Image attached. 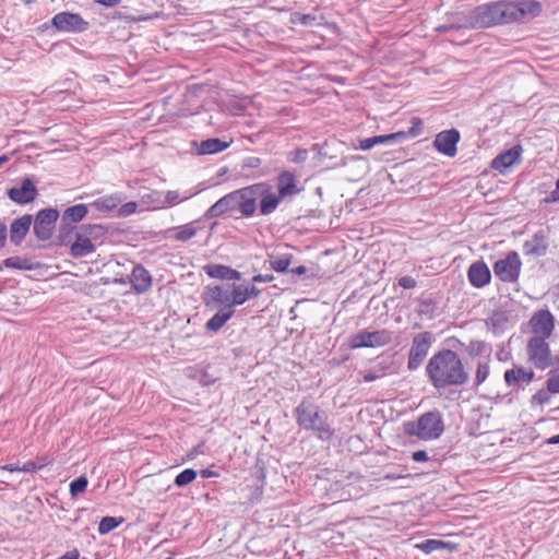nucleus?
I'll return each instance as SVG.
<instances>
[{
	"label": "nucleus",
	"mask_w": 559,
	"mask_h": 559,
	"mask_svg": "<svg viewBox=\"0 0 559 559\" xmlns=\"http://www.w3.org/2000/svg\"><path fill=\"white\" fill-rule=\"evenodd\" d=\"M180 202L179 193L177 191H168L166 193V204L163 207H167Z\"/></svg>",
	"instance_id": "obj_49"
},
{
	"label": "nucleus",
	"mask_w": 559,
	"mask_h": 559,
	"mask_svg": "<svg viewBox=\"0 0 559 559\" xmlns=\"http://www.w3.org/2000/svg\"><path fill=\"white\" fill-rule=\"evenodd\" d=\"M500 1L480 5L474 14V23L479 27H489L500 23Z\"/></svg>",
	"instance_id": "obj_16"
},
{
	"label": "nucleus",
	"mask_w": 559,
	"mask_h": 559,
	"mask_svg": "<svg viewBox=\"0 0 559 559\" xmlns=\"http://www.w3.org/2000/svg\"><path fill=\"white\" fill-rule=\"evenodd\" d=\"M522 261L516 251H510L493 264L495 275L504 283H515L520 278Z\"/></svg>",
	"instance_id": "obj_7"
},
{
	"label": "nucleus",
	"mask_w": 559,
	"mask_h": 559,
	"mask_svg": "<svg viewBox=\"0 0 559 559\" xmlns=\"http://www.w3.org/2000/svg\"><path fill=\"white\" fill-rule=\"evenodd\" d=\"M198 476L197 471L193 468H186L181 473H179L175 478V485L177 487H185L191 484Z\"/></svg>",
	"instance_id": "obj_38"
},
{
	"label": "nucleus",
	"mask_w": 559,
	"mask_h": 559,
	"mask_svg": "<svg viewBox=\"0 0 559 559\" xmlns=\"http://www.w3.org/2000/svg\"><path fill=\"white\" fill-rule=\"evenodd\" d=\"M247 290L249 294V300L257 297L260 294V290L255 286H247Z\"/></svg>",
	"instance_id": "obj_59"
},
{
	"label": "nucleus",
	"mask_w": 559,
	"mask_h": 559,
	"mask_svg": "<svg viewBox=\"0 0 559 559\" xmlns=\"http://www.w3.org/2000/svg\"><path fill=\"white\" fill-rule=\"evenodd\" d=\"M404 476H402V475H395V474H388L384 476L385 479H390V480H396V479H401Z\"/></svg>",
	"instance_id": "obj_63"
},
{
	"label": "nucleus",
	"mask_w": 559,
	"mask_h": 559,
	"mask_svg": "<svg viewBox=\"0 0 559 559\" xmlns=\"http://www.w3.org/2000/svg\"><path fill=\"white\" fill-rule=\"evenodd\" d=\"M527 360L536 369L546 370L559 366V355H554L548 340L530 337L526 344Z\"/></svg>",
	"instance_id": "obj_5"
},
{
	"label": "nucleus",
	"mask_w": 559,
	"mask_h": 559,
	"mask_svg": "<svg viewBox=\"0 0 559 559\" xmlns=\"http://www.w3.org/2000/svg\"><path fill=\"white\" fill-rule=\"evenodd\" d=\"M503 378L508 386H518L521 383H531L535 378V372L524 366H514L504 371Z\"/></svg>",
	"instance_id": "obj_19"
},
{
	"label": "nucleus",
	"mask_w": 559,
	"mask_h": 559,
	"mask_svg": "<svg viewBox=\"0 0 559 559\" xmlns=\"http://www.w3.org/2000/svg\"><path fill=\"white\" fill-rule=\"evenodd\" d=\"M124 521L123 518L104 516L98 524V532L102 535L108 534Z\"/></svg>",
	"instance_id": "obj_37"
},
{
	"label": "nucleus",
	"mask_w": 559,
	"mask_h": 559,
	"mask_svg": "<svg viewBox=\"0 0 559 559\" xmlns=\"http://www.w3.org/2000/svg\"><path fill=\"white\" fill-rule=\"evenodd\" d=\"M8 238V228L5 224L0 223V250H2L5 247Z\"/></svg>",
	"instance_id": "obj_53"
},
{
	"label": "nucleus",
	"mask_w": 559,
	"mask_h": 559,
	"mask_svg": "<svg viewBox=\"0 0 559 559\" xmlns=\"http://www.w3.org/2000/svg\"><path fill=\"white\" fill-rule=\"evenodd\" d=\"M292 261V255L282 257L280 259L271 261V267L275 272L284 273L288 270Z\"/></svg>",
	"instance_id": "obj_43"
},
{
	"label": "nucleus",
	"mask_w": 559,
	"mask_h": 559,
	"mask_svg": "<svg viewBox=\"0 0 559 559\" xmlns=\"http://www.w3.org/2000/svg\"><path fill=\"white\" fill-rule=\"evenodd\" d=\"M88 485V480L85 476H80L70 484V495L76 497L80 493L85 492Z\"/></svg>",
	"instance_id": "obj_39"
},
{
	"label": "nucleus",
	"mask_w": 559,
	"mask_h": 559,
	"mask_svg": "<svg viewBox=\"0 0 559 559\" xmlns=\"http://www.w3.org/2000/svg\"><path fill=\"white\" fill-rule=\"evenodd\" d=\"M392 341V332L389 330L361 331L353 335L349 340L352 349L362 347H381L390 344Z\"/></svg>",
	"instance_id": "obj_8"
},
{
	"label": "nucleus",
	"mask_w": 559,
	"mask_h": 559,
	"mask_svg": "<svg viewBox=\"0 0 559 559\" xmlns=\"http://www.w3.org/2000/svg\"><path fill=\"white\" fill-rule=\"evenodd\" d=\"M88 209L85 204H76L68 207L62 214L66 223H79L87 215Z\"/></svg>",
	"instance_id": "obj_30"
},
{
	"label": "nucleus",
	"mask_w": 559,
	"mask_h": 559,
	"mask_svg": "<svg viewBox=\"0 0 559 559\" xmlns=\"http://www.w3.org/2000/svg\"><path fill=\"white\" fill-rule=\"evenodd\" d=\"M59 212L56 209L40 210L34 222V234L40 240H47L51 237Z\"/></svg>",
	"instance_id": "obj_11"
},
{
	"label": "nucleus",
	"mask_w": 559,
	"mask_h": 559,
	"mask_svg": "<svg viewBox=\"0 0 559 559\" xmlns=\"http://www.w3.org/2000/svg\"><path fill=\"white\" fill-rule=\"evenodd\" d=\"M292 21L294 23H299V24H302V25H309V24H311L312 22L316 21V16L311 15V14L295 13L293 15Z\"/></svg>",
	"instance_id": "obj_48"
},
{
	"label": "nucleus",
	"mask_w": 559,
	"mask_h": 559,
	"mask_svg": "<svg viewBox=\"0 0 559 559\" xmlns=\"http://www.w3.org/2000/svg\"><path fill=\"white\" fill-rule=\"evenodd\" d=\"M229 146L228 143L221 141L219 139H209L201 142L200 153L201 154H215L223 152Z\"/></svg>",
	"instance_id": "obj_32"
},
{
	"label": "nucleus",
	"mask_w": 559,
	"mask_h": 559,
	"mask_svg": "<svg viewBox=\"0 0 559 559\" xmlns=\"http://www.w3.org/2000/svg\"><path fill=\"white\" fill-rule=\"evenodd\" d=\"M546 203L559 202V178L556 181V188L544 200Z\"/></svg>",
	"instance_id": "obj_50"
},
{
	"label": "nucleus",
	"mask_w": 559,
	"mask_h": 559,
	"mask_svg": "<svg viewBox=\"0 0 559 559\" xmlns=\"http://www.w3.org/2000/svg\"><path fill=\"white\" fill-rule=\"evenodd\" d=\"M104 234V227L98 224L81 226L75 234L74 241L70 246V254L74 258H82L95 251L93 240Z\"/></svg>",
	"instance_id": "obj_6"
},
{
	"label": "nucleus",
	"mask_w": 559,
	"mask_h": 559,
	"mask_svg": "<svg viewBox=\"0 0 559 559\" xmlns=\"http://www.w3.org/2000/svg\"><path fill=\"white\" fill-rule=\"evenodd\" d=\"M415 548L419 549L425 554H431L432 551L447 549L449 551H456L459 549V544L444 542L441 539H426L424 542L415 544Z\"/></svg>",
	"instance_id": "obj_25"
},
{
	"label": "nucleus",
	"mask_w": 559,
	"mask_h": 559,
	"mask_svg": "<svg viewBox=\"0 0 559 559\" xmlns=\"http://www.w3.org/2000/svg\"><path fill=\"white\" fill-rule=\"evenodd\" d=\"M95 3L102 4L107 8H112L121 3V0H93Z\"/></svg>",
	"instance_id": "obj_56"
},
{
	"label": "nucleus",
	"mask_w": 559,
	"mask_h": 559,
	"mask_svg": "<svg viewBox=\"0 0 559 559\" xmlns=\"http://www.w3.org/2000/svg\"><path fill=\"white\" fill-rule=\"evenodd\" d=\"M412 127L408 129V131H404L406 133V138H416L421 133L423 129V120L419 117H413L412 120Z\"/></svg>",
	"instance_id": "obj_45"
},
{
	"label": "nucleus",
	"mask_w": 559,
	"mask_h": 559,
	"mask_svg": "<svg viewBox=\"0 0 559 559\" xmlns=\"http://www.w3.org/2000/svg\"><path fill=\"white\" fill-rule=\"evenodd\" d=\"M260 191L263 192L262 199L260 201V212L263 215L271 214L278 206L280 197L270 191L269 187L265 185L263 189H260Z\"/></svg>",
	"instance_id": "obj_28"
},
{
	"label": "nucleus",
	"mask_w": 559,
	"mask_h": 559,
	"mask_svg": "<svg viewBox=\"0 0 559 559\" xmlns=\"http://www.w3.org/2000/svg\"><path fill=\"white\" fill-rule=\"evenodd\" d=\"M48 464L46 459H40L39 463L28 461L21 466L22 473H34L44 468Z\"/></svg>",
	"instance_id": "obj_44"
},
{
	"label": "nucleus",
	"mask_w": 559,
	"mask_h": 559,
	"mask_svg": "<svg viewBox=\"0 0 559 559\" xmlns=\"http://www.w3.org/2000/svg\"><path fill=\"white\" fill-rule=\"evenodd\" d=\"M32 219V215L25 214L12 222L10 228V240L12 243L15 246L21 245L29 230Z\"/></svg>",
	"instance_id": "obj_21"
},
{
	"label": "nucleus",
	"mask_w": 559,
	"mask_h": 559,
	"mask_svg": "<svg viewBox=\"0 0 559 559\" xmlns=\"http://www.w3.org/2000/svg\"><path fill=\"white\" fill-rule=\"evenodd\" d=\"M277 189L281 197L293 195L298 192L296 177L293 173L284 170L277 177Z\"/></svg>",
	"instance_id": "obj_26"
},
{
	"label": "nucleus",
	"mask_w": 559,
	"mask_h": 559,
	"mask_svg": "<svg viewBox=\"0 0 559 559\" xmlns=\"http://www.w3.org/2000/svg\"><path fill=\"white\" fill-rule=\"evenodd\" d=\"M547 443L549 444H558L559 443V433L556 436H552L547 440Z\"/></svg>",
	"instance_id": "obj_62"
},
{
	"label": "nucleus",
	"mask_w": 559,
	"mask_h": 559,
	"mask_svg": "<svg viewBox=\"0 0 559 559\" xmlns=\"http://www.w3.org/2000/svg\"><path fill=\"white\" fill-rule=\"evenodd\" d=\"M130 280L133 289L139 294L145 293L152 287V276L142 265L133 267Z\"/></svg>",
	"instance_id": "obj_22"
},
{
	"label": "nucleus",
	"mask_w": 559,
	"mask_h": 559,
	"mask_svg": "<svg viewBox=\"0 0 559 559\" xmlns=\"http://www.w3.org/2000/svg\"><path fill=\"white\" fill-rule=\"evenodd\" d=\"M200 475L203 478H211V477H218L219 476V474L217 472H214V471L209 469V468L201 469L200 471Z\"/></svg>",
	"instance_id": "obj_57"
},
{
	"label": "nucleus",
	"mask_w": 559,
	"mask_h": 559,
	"mask_svg": "<svg viewBox=\"0 0 559 559\" xmlns=\"http://www.w3.org/2000/svg\"><path fill=\"white\" fill-rule=\"evenodd\" d=\"M175 230V239L182 242L192 239L198 234V229L193 223H188L186 225L176 227Z\"/></svg>",
	"instance_id": "obj_36"
},
{
	"label": "nucleus",
	"mask_w": 559,
	"mask_h": 559,
	"mask_svg": "<svg viewBox=\"0 0 559 559\" xmlns=\"http://www.w3.org/2000/svg\"><path fill=\"white\" fill-rule=\"evenodd\" d=\"M38 194L37 188L29 178L22 180L21 187L8 189V198L16 204H27L33 202Z\"/></svg>",
	"instance_id": "obj_15"
},
{
	"label": "nucleus",
	"mask_w": 559,
	"mask_h": 559,
	"mask_svg": "<svg viewBox=\"0 0 559 559\" xmlns=\"http://www.w3.org/2000/svg\"><path fill=\"white\" fill-rule=\"evenodd\" d=\"M412 459L415 462H427L429 460V456L426 451L419 450L412 453Z\"/></svg>",
	"instance_id": "obj_52"
},
{
	"label": "nucleus",
	"mask_w": 559,
	"mask_h": 559,
	"mask_svg": "<svg viewBox=\"0 0 559 559\" xmlns=\"http://www.w3.org/2000/svg\"><path fill=\"white\" fill-rule=\"evenodd\" d=\"M550 403V392L546 390H538L531 399L532 406H544Z\"/></svg>",
	"instance_id": "obj_41"
},
{
	"label": "nucleus",
	"mask_w": 559,
	"mask_h": 559,
	"mask_svg": "<svg viewBox=\"0 0 559 559\" xmlns=\"http://www.w3.org/2000/svg\"><path fill=\"white\" fill-rule=\"evenodd\" d=\"M399 285L405 289H412L416 287V281L411 276H403L399 278Z\"/></svg>",
	"instance_id": "obj_51"
},
{
	"label": "nucleus",
	"mask_w": 559,
	"mask_h": 559,
	"mask_svg": "<svg viewBox=\"0 0 559 559\" xmlns=\"http://www.w3.org/2000/svg\"><path fill=\"white\" fill-rule=\"evenodd\" d=\"M490 357H486L483 360H479L476 365L475 370V385L479 386L481 385L490 374Z\"/></svg>",
	"instance_id": "obj_34"
},
{
	"label": "nucleus",
	"mask_w": 559,
	"mask_h": 559,
	"mask_svg": "<svg viewBox=\"0 0 559 559\" xmlns=\"http://www.w3.org/2000/svg\"><path fill=\"white\" fill-rule=\"evenodd\" d=\"M523 148L521 145H515L500 154H498L491 162V167L495 170L503 174L511 166L519 164Z\"/></svg>",
	"instance_id": "obj_17"
},
{
	"label": "nucleus",
	"mask_w": 559,
	"mask_h": 559,
	"mask_svg": "<svg viewBox=\"0 0 559 559\" xmlns=\"http://www.w3.org/2000/svg\"><path fill=\"white\" fill-rule=\"evenodd\" d=\"M274 280V276L271 274H258L252 277V281L255 283H267L272 282Z\"/></svg>",
	"instance_id": "obj_55"
},
{
	"label": "nucleus",
	"mask_w": 559,
	"mask_h": 559,
	"mask_svg": "<svg viewBox=\"0 0 559 559\" xmlns=\"http://www.w3.org/2000/svg\"><path fill=\"white\" fill-rule=\"evenodd\" d=\"M524 254L527 257H543L548 251V239L544 231H538L523 245Z\"/></svg>",
	"instance_id": "obj_20"
},
{
	"label": "nucleus",
	"mask_w": 559,
	"mask_h": 559,
	"mask_svg": "<svg viewBox=\"0 0 559 559\" xmlns=\"http://www.w3.org/2000/svg\"><path fill=\"white\" fill-rule=\"evenodd\" d=\"M531 337L548 340L556 326L555 316L548 309H540L533 313L528 321Z\"/></svg>",
	"instance_id": "obj_9"
},
{
	"label": "nucleus",
	"mask_w": 559,
	"mask_h": 559,
	"mask_svg": "<svg viewBox=\"0 0 559 559\" xmlns=\"http://www.w3.org/2000/svg\"><path fill=\"white\" fill-rule=\"evenodd\" d=\"M264 185H253L251 187L234 191L237 197L235 198V207L238 206L239 211L245 216H251L257 210L255 194L263 189Z\"/></svg>",
	"instance_id": "obj_12"
},
{
	"label": "nucleus",
	"mask_w": 559,
	"mask_h": 559,
	"mask_svg": "<svg viewBox=\"0 0 559 559\" xmlns=\"http://www.w3.org/2000/svg\"><path fill=\"white\" fill-rule=\"evenodd\" d=\"M373 141H374V136L360 140L359 148L362 151H368V150L372 148L376 145L373 143Z\"/></svg>",
	"instance_id": "obj_54"
},
{
	"label": "nucleus",
	"mask_w": 559,
	"mask_h": 559,
	"mask_svg": "<svg viewBox=\"0 0 559 559\" xmlns=\"http://www.w3.org/2000/svg\"><path fill=\"white\" fill-rule=\"evenodd\" d=\"M3 469L10 473L21 472V466L17 464H8L3 466Z\"/></svg>",
	"instance_id": "obj_60"
},
{
	"label": "nucleus",
	"mask_w": 559,
	"mask_h": 559,
	"mask_svg": "<svg viewBox=\"0 0 559 559\" xmlns=\"http://www.w3.org/2000/svg\"><path fill=\"white\" fill-rule=\"evenodd\" d=\"M513 3L518 22L526 17H536L542 12V4L537 0H518Z\"/></svg>",
	"instance_id": "obj_23"
},
{
	"label": "nucleus",
	"mask_w": 559,
	"mask_h": 559,
	"mask_svg": "<svg viewBox=\"0 0 559 559\" xmlns=\"http://www.w3.org/2000/svg\"><path fill=\"white\" fill-rule=\"evenodd\" d=\"M469 284L475 288H483L491 281V272L484 261L472 263L467 270Z\"/></svg>",
	"instance_id": "obj_18"
},
{
	"label": "nucleus",
	"mask_w": 559,
	"mask_h": 559,
	"mask_svg": "<svg viewBox=\"0 0 559 559\" xmlns=\"http://www.w3.org/2000/svg\"><path fill=\"white\" fill-rule=\"evenodd\" d=\"M386 369H388L386 366H380V371L379 372L369 371V372L364 373V376H362L364 381L365 382H372V381H376V380L380 379L381 377L385 376Z\"/></svg>",
	"instance_id": "obj_47"
},
{
	"label": "nucleus",
	"mask_w": 559,
	"mask_h": 559,
	"mask_svg": "<svg viewBox=\"0 0 559 559\" xmlns=\"http://www.w3.org/2000/svg\"><path fill=\"white\" fill-rule=\"evenodd\" d=\"M460 138V132L457 130H444L436 135L433 146L439 153L449 157H454L457 152Z\"/></svg>",
	"instance_id": "obj_14"
},
{
	"label": "nucleus",
	"mask_w": 559,
	"mask_h": 559,
	"mask_svg": "<svg viewBox=\"0 0 559 559\" xmlns=\"http://www.w3.org/2000/svg\"><path fill=\"white\" fill-rule=\"evenodd\" d=\"M9 160V157L7 155L0 156V167Z\"/></svg>",
	"instance_id": "obj_64"
},
{
	"label": "nucleus",
	"mask_w": 559,
	"mask_h": 559,
	"mask_svg": "<svg viewBox=\"0 0 559 559\" xmlns=\"http://www.w3.org/2000/svg\"><path fill=\"white\" fill-rule=\"evenodd\" d=\"M122 202L119 194L104 195L92 202V206L97 211L107 213L115 210Z\"/></svg>",
	"instance_id": "obj_29"
},
{
	"label": "nucleus",
	"mask_w": 559,
	"mask_h": 559,
	"mask_svg": "<svg viewBox=\"0 0 559 559\" xmlns=\"http://www.w3.org/2000/svg\"><path fill=\"white\" fill-rule=\"evenodd\" d=\"M546 389L551 394L559 393V371L552 370L548 373V378L546 381Z\"/></svg>",
	"instance_id": "obj_40"
},
{
	"label": "nucleus",
	"mask_w": 559,
	"mask_h": 559,
	"mask_svg": "<svg viewBox=\"0 0 559 559\" xmlns=\"http://www.w3.org/2000/svg\"><path fill=\"white\" fill-rule=\"evenodd\" d=\"M138 203L134 201L127 202L118 210V215L121 217H127L136 212Z\"/></svg>",
	"instance_id": "obj_46"
},
{
	"label": "nucleus",
	"mask_w": 559,
	"mask_h": 559,
	"mask_svg": "<svg viewBox=\"0 0 559 559\" xmlns=\"http://www.w3.org/2000/svg\"><path fill=\"white\" fill-rule=\"evenodd\" d=\"M205 273L212 278L237 281L240 273L223 264H209L204 266Z\"/></svg>",
	"instance_id": "obj_24"
},
{
	"label": "nucleus",
	"mask_w": 559,
	"mask_h": 559,
	"mask_svg": "<svg viewBox=\"0 0 559 559\" xmlns=\"http://www.w3.org/2000/svg\"><path fill=\"white\" fill-rule=\"evenodd\" d=\"M52 25L60 32H82L88 26L79 13L60 12L52 17Z\"/></svg>",
	"instance_id": "obj_13"
},
{
	"label": "nucleus",
	"mask_w": 559,
	"mask_h": 559,
	"mask_svg": "<svg viewBox=\"0 0 559 559\" xmlns=\"http://www.w3.org/2000/svg\"><path fill=\"white\" fill-rule=\"evenodd\" d=\"M294 415L299 427L311 430L322 440H329L334 435V429L328 423V417L318 406L307 400L294 409Z\"/></svg>",
	"instance_id": "obj_3"
},
{
	"label": "nucleus",
	"mask_w": 559,
	"mask_h": 559,
	"mask_svg": "<svg viewBox=\"0 0 559 559\" xmlns=\"http://www.w3.org/2000/svg\"><path fill=\"white\" fill-rule=\"evenodd\" d=\"M306 157H307V151L306 150H297L296 151V156H295V158L293 160L294 162H300V160L306 159Z\"/></svg>",
	"instance_id": "obj_58"
},
{
	"label": "nucleus",
	"mask_w": 559,
	"mask_h": 559,
	"mask_svg": "<svg viewBox=\"0 0 559 559\" xmlns=\"http://www.w3.org/2000/svg\"><path fill=\"white\" fill-rule=\"evenodd\" d=\"M292 272L295 274H298V275H302L307 272V267L305 265H299V266L293 269Z\"/></svg>",
	"instance_id": "obj_61"
},
{
	"label": "nucleus",
	"mask_w": 559,
	"mask_h": 559,
	"mask_svg": "<svg viewBox=\"0 0 559 559\" xmlns=\"http://www.w3.org/2000/svg\"><path fill=\"white\" fill-rule=\"evenodd\" d=\"M249 300L247 285H233L231 289L222 285L210 286L203 295V302L209 309H217L206 321L205 329L217 333L233 318L235 307Z\"/></svg>",
	"instance_id": "obj_1"
},
{
	"label": "nucleus",
	"mask_w": 559,
	"mask_h": 559,
	"mask_svg": "<svg viewBox=\"0 0 559 559\" xmlns=\"http://www.w3.org/2000/svg\"><path fill=\"white\" fill-rule=\"evenodd\" d=\"M403 433L407 437H416L423 441L438 439L443 430L444 424L439 412H427L419 416L417 420L403 423Z\"/></svg>",
	"instance_id": "obj_4"
},
{
	"label": "nucleus",
	"mask_w": 559,
	"mask_h": 559,
	"mask_svg": "<svg viewBox=\"0 0 559 559\" xmlns=\"http://www.w3.org/2000/svg\"><path fill=\"white\" fill-rule=\"evenodd\" d=\"M500 5L499 17L501 24L518 22L513 1H500Z\"/></svg>",
	"instance_id": "obj_33"
},
{
	"label": "nucleus",
	"mask_w": 559,
	"mask_h": 559,
	"mask_svg": "<svg viewBox=\"0 0 559 559\" xmlns=\"http://www.w3.org/2000/svg\"><path fill=\"white\" fill-rule=\"evenodd\" d=\"M404 139H406V133L404 131H399V132L384 134V135H376L373 143L377 145V144H384L388 142L404 140Z\"/></svg>",
	"instance_id": "obj_42"
},
{
	"label": "nucleus",
	"mask_w": 559,
	"mask_h": 559,
	"mask_svg": "<svg viewBox=\"0 0 559 559\" xmlns=\"http://www.w3.org/2000/svg\"><path fill=\"white\" fill-rule=\"evenodd\" d=\"M426 373L437 390L464 385L468 380L462 359L451 349L433 354L427 362Z\"/></svg>",
	"instance_id": "obj_2"
},
{
	"label": "nucleus",
	"mask_w": 559,
	"mask_h": 559,
	"mask_svg": "<svg viewBox=\"0 0 559 559\" xmlns=\"http://www.w3.org/2000/svg\"><path fill=\"white\" fill-rule=\"evenodd\" d=\"M237 194L231 192L223 198H221L217 202H215L205 213L206 217H215L219 216L227 211L235 207V198Z\"/></svg>",
	"instance_id": "obj_27"
},
{
	"label": "nucleus",
	"mask_w": 559,
	"mask_h": 559,
	"mask_svg": "<svg viewBox=\"0 0 559 559\" xmlns=\"http://www.w3.org/2000/svg\"><path fill=\"white\" fill-rule=\"evenodd\" d=\"M3 264L9 269H17V270H33L34 264L27 258L21 257H10L3 260Z\"/></svg>",
	"instance_id": "obj_35"
},
{
	"label": "nucleus",
	"mask_w": 559,
	"mask_h": 559,
	"mask_svg": "<svg viewBox=\"0 0 559 559\" xmlns=\"http://www.w3.org/2000/svg\"><path fill=\"white\" fill-rule=\"evenodd\" d=\"M465 352L469 357H477L484 354H487V357H490L491 346L485 341L473 340L465 346Z\"/></svg>",
	"instance_id": "obj_31"
},
{
	"label": "nucleus",
	"mask_w": 559,
	"mask_h": 559,
	"mask_svg": "<svg viewBox=\"0 0 559 559\" xmlns=\"http://www.w3.org/2000/svg\"><path fill=\"white\" fill-rule=\"evenodd\" d=\"M431 344L432 337L429 332H423L414 336L407 361L409 370H416L423 364Z\"/></svg>",
	"instance_id": "obj_10"
}]
</instances>
